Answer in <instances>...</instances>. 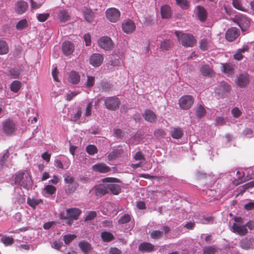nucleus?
Returning <instances> with one entry per match:
<instances>
[{"instance_id": "nucleus-1", "label": "nucleus", "mask_w": 254, "mask_h": 254, "mask_svg": "<svg viewBox=\"0 0 254 254\" xmlns=\"http://www.w3.org/2000/svg\"><path fill=\"white\" fill-rule=\"evenodd\" d=\"M14 184L18 185L24 188L29 189L32 187V181L28 171L19 172L16 174Z\"/></svg>"}, {"instance_id": "nucleus-2", "label": "nucleus", "mask_w": 254, "mask_h": 254, "mask_svg": "<svg viewBox=\"0 0 254 254\" xmlns=\"http://www.w3.org/2000/svg\"><path fill=\"white\" fill-rule=\"evenodd\" d=\"M175 35L178 37L179 42L185 47H192L196 43L195 39L191 34L176 31Z\"/></svg>"}, {"instance_id": "nucleus-3", "label": "nucleus", "mask_w": 254, "mask_h": 254, "mask_svg": "<svg viewBox=\"0 0 254 254\" xmlns=\"http://www.w3.org/2000/svg\"><path fill=\"white\" fill-rule=\"evenodd\" d=\"M81 211L77 208H71L66 210L65 213L61 214L62 219L67 220L66 223L68 225H71L73 220L77 219Z\"/></svg>"}, {"instance_id": "nucleus-4", "label": "nucleus", "mask_w": 254, "mask_h": 254, "mask_svg": "<svg viewBox=\"0 0 254 254\" xmlns=\"http://www.w3.org/2000/svg\"><path fill=\"white\" fill-rule=\"evenodd\" d=\"M234 220L235 222L231 228L232 231L239 235L244 236L246 235L248 233V230L243 222V219L241 217H235Z\"/></svg>"}, {"instance_id": "nucleus-5", "label": "nucleus", "mask_w": 254, "mask_h": 254, "mask_svg": "<svg viewBox=\"0 0 254 254\" xmlns=\"http://www.w3.org/2000/svg\"><path fill=\"white\" fill-rule=\"evenodd\" d=\"M194 102V99L191 95H186L181 97L178 104L182 110H188L191 108Z\"/></svg>"}, {"instance_id": "nucleus-6", "label": "nucleus", "mask_w": 254, "mask_h": 254, "mask_svg": "<svg viewBox=\"0 0 254 254\" xmlns=\"http://www.w3.org/2000/svg\"><path fill=\"white\" fill-rule=\"evenodd\" d=\"M70 165V161L65 156H59L55 158L54 165L59 169L65 170L68 168Z\"/></svg>"}, {"instance_id": "nucleus-7", "label": "nucleus", "mask_w": 254, "mask_h": 254, "mask_svg": "<svg viewBox=\"0 0 254 254\" xmlns=\"http://www.w3.org/2000/svg\"><path fill=\"white\" fill-rule=\"evenodd\" d=\"M104 104L107 109L110 110H115L119 107L120 101L116 97H110L104 99Z\"/></svg>"}, {"instance_id": "nucleus-8", "label": "nucleus", "mask_w": 254, "mask_h": 254, "mask_svg": "<svg viewBox=\"0 0 254 254\" xmlns=\"http://www.w3.org/2000/svg\"><path fill=\"white\" fill-rule=\"evenodd\" d=\"M66 188V191L68 193L74 192L78 187V183L75 181L72 177L67 176L64 179Z\"/></svg>"}, {"instance_id": "nucleus-9", "label": "nucleus", "mask_w": 254, "mask_h": 254, "mask_svg": "<svg viewBox=\"0 0 254 254\" xmlns=\"http://www.w3.org/2000/svg\"><path fill=\"white\" fill-rule=\"evenodd\" d=\"M98 44L102 49L108 51L114 47V43L112 39L108 36H103L99 39Z\"/></svg>"}, {"instance_id": "nucleus-10", "label": "nucleus", "mask_w": 254, "mask_h": 254, "mask_svg": "<svg viewBox=\"0 0 254 254\" xmlns=\"http://www.w3.org/2000/svg\"><path fill=\"white\" fill-rule=\"evenodd\" d=\"M16 129V127L15 123L9 120H6L2 124L3 132L7 135L13 134Z\"/></svg>"}, {"instance_id": "nucleus-11", "label": "nucleus", "mask_w": 254, "mask_h": 254, "mask_svg": "<svg viewBox=\"0 0 254 254\" xmlns=\"http://www.w3.org/2000/svg\"><path fill=\"white\" fill-rule=\"evenodd\" d=\"M120 11L115 8H110L107 9L106 15L107 18L111 22H116L120 17Z\"/></svg>"}, {"instance_id": "nucleus-12", "label": "nucleus", "mask_w": 254, "mask_h": 254, "mask_svg": "<svg viewBox=\"0 0 254 254\" xmlns=\"http://www.w3.org/2000/svg\"><path fill=\"white\" fill-rule=\"evenodd\" d=\"M236 20L242 31H245L249 27L250 20L246 16L242 14L238 15L236 16Z\"/></svg>"}, {"instance_id": "nucleus-13", "label": "nucleus", "mask_w": 254, "mask_h": 254, "mask_svg": "<svg viewBox=\"0 0 254 254\" xmlns=\"http://www.w3.org/2000/svg\"><path fill=\"white\" fill-rule=\"evenodd\" d=\"M123 31L127 34H130L135 29L134 23L130 19L124 20L122 24Z\"/></svg>"}, {"instance_id": "nucleus-14", "label": "nucleus", "mask_w": 254, "mask_h": 254, "mask_svg": "<svg viewBox=\"0 0 254 254\" xmlns=\"http://www.w3.org/2000/svg\"><path fill=\"white\" fill-rule=\"evenodd\" d=\"M103 56L99 53L92 54L90 58V64L95 67L99 66L103 61Z\"/></svg>"}, {"instance_id": "nucleus-15", "label": "nucleus", "mask_w": 254, "mask_h": 254, "mask_svg": "<svg viewBox=\"0 0 254 254\" xmlns=\"http://www.w3.org/2000/svg\"><path fill=\"white\" fill-rule=\"evenodd\" d=\"M57 19L59 22L63 24L70 20V16L67 10L60 9L57 13Z\"/></svg>"}, {"instance_id": "nucleus-16", "label": "nucleus", "mask_w": 254, "mask_h": 254, "mask_svg": "<svg viewBox=\"0 0 254 254\" xmlns=\"http://www.w3.org/2000/svg\"><path fill=\"white\" fill-rule=\"evenodd\" d=\"M239 30L234 27L229 29L226 33V38L229 41H233L239 35Z\"/></svg>"}, {"instance_id": "nucleus-17", "label": "nucleus", "mask_w": 254, "mask_h": 254, "mask_svg": "<svg viewBox=\"0 0 254 254\" xmlns=\"http://www.w3.org/2000/svg\"><path fill=\"white\" fill-rule=\"evenodd\" d=\"M28 7V3L24 0L18 1L15 4V11L20 14L24 13L27 10Z\"/></svg>"}, {"instance_id": "nucleus-18", "label": "nucleus", "mask_w": 254, "mask_h": 254, "mask_svg": "<svg viewBox=\"0 0 254 254\" xmlns=\"http://www.w3.org/2000/svg\"><path fill=\"white\" fill-rule=\"evenodd\" d=\"M74 50L73 44L67 41L63 43L62 45V51L64 55L68 56L71 54Z\"/></svg>"}, {"instance_id": "nucleus-19", "label": "nucleus", "mask_w": 254, "mask_h": 254, "mask_svg": "<svg viewBox=\"0 0 254 254\" xmlns=\"http://www.w3.org/2000/svg\"><path fill=\"white\" fill-rule=\"evenodd\" d=\"M82 111L81 108H78L73 114L70 116V120L73 122H77L81 120L80 122H84L86 119L84 116H82Z\"/></svg>"}, {"instance_id": "nucleus-20", "label": "nucleus", "mask_w": 254, "mask_h": 254, "mask_svg": "<svg viewBox=\"0 0 254 254\" xmlns=\"http://www.w3.org/2000/svg\"><path fill=\"white\" fill-rule=\"evenodd\" d=\"M0 242L5 247L10 246L14 243V240L11 236L2 235L0 234Z\"/></svg>"}, {"instance_id": "nucleus-21", "label": "nucleus", "mask_w": 254, "mask_h": 254, "mask_svg": "<svg viewBox=\"0 0 254 254\" xmlns=\"http://www.w3.org/2000/svg\"><path fill=\"white\" fill-rule=\"evenodd\" d=\"M231 89V87L225 82H222L220 85L215 89V92L221 95H223Z\"/></svg>"}, {"instance_id": "nucleus-22", "label": "nucleus", "mask_w": 254, "mask_h": 254, "mask_svg": "<svg viewBox=\"0 0 254 254\" xmlns=\"http://www.w3.org/2000/svg\"><path fill=\"white\" fill-rule=\"evenodd\" d=\"M80 79L78 73L75 71H71L68 73V81L72 84H77Z\"/></svg>"}, {"instance_id": "nucleus-23", "label": "nucleus", "mask_w": 254, "mask_h": 254, "mask_svg": "<svg viewBox=\"0 0 254 254\" xmlns=\"http://www.w3.org/2000/svg\"><path fill=\"white\" fill-rule=\"evenodd\" d=\"M92 169L96 172L105 173L110 170V167L103 163L97 164L92 166Z\"/></svg>"}, {"instance_id": "nucleus-24", "label": "nucleus", "mask_w": 254, "mask_h": 254, "mask_svg": "<svg viewBox=\"0 0 254 254\" xmlns=\"http://www.w3.org/2000/svg\"><path fill=\"white\" fill-rule=\"evenodd\" d=\"M254 243V238H251L248 239L247 238H245L241 240L240 243V245L242 248L247 250L251 248L252 247Z\"/></svg>"}, {"instance_id": "nucleus-25", "label": "nucleus", "mask_w": 254, "mask_h": 254, "mask_svg": "<svg viewBox=\"0 0 254 254\" xmlns=\"http://www.w3.org/2000/svg\"><path fill=\"white\" fill-rule=\"evenodd\" d=\"M249 81L248 75L247 74H242L238 77L237 83L239 86L244 87L247 85Z\"/></svg>"}, {"instance_id": "nucleus-26", "label": "nucleus", "mask_w": 254, "mask_h": 254, "mask_svg": "<svg viewBox=\"0 0 254 254\" xmlns=\"http://www.w3.org/2000/svg\"><path fill=\"white\" fill-rule=\"evenodd\" d=\"M143 116L146 121L150 123L155 122L157 118L155 114L150 110H146L144 112Z\"/></svg>"}, {"instance_id": "nucleus-27", "label": "nucleus", "mask_w": 254, "mask_h": 254, "mask_svg": "<svg viewBox=\"0 0 254 254\" xmlns=\"http://www.w3.org/2000/svg\"><path fill=\"white\" fill-rule=\"evenodd\" d=\"M161 14L163 18H169L172 15L171 7L168 5H164L161 7Z\"/></svg>"}, {"instance_id": "nucleus-28", "label": "nucleus", "mask_w": 254, "mask_h": 254, "mask_svg": "<svg viewBox=\"0 0 254 254\" xmlns=\"http://www.w3.org/2000/svg\"><path fill=\"white\" fill-rule=\"evenodd\" d=\"M139 250L143 252H151L155 250L154 246L149 243L144 242L139 246Z\"/></svg>"}, {"instance_id": "nucleus-29", "label": "nucleus", "mask_w": 254, "mask_h": 254, "mask_svg": "<svg viewBox=\"0 0 254 254\" xmlns=\"http://www.w3.org/2000/svg\"><path fill=\"white\" fill-rule=\"evenodd\" d=\"M95 194L97 196H102L106 193H109L108 189H107V185H100L95 188Z\"/></svg>"}, {"instance_id": "nucleus-30", "label": "nucleus", "mask_w": 254, "mask_h": 254, "mask_svg": "<svg viewBox=\"0 0 254 254\" xmlns=\"http://www.w3.org/2000/svg\"><path fill=\"white\" fill-rule=\"evenodd\" d=\"M107 189L109 192L110 191L114 195H117L121 192V186L118 184H107Z\"/></svg>"}, {"instance_id": "nucleus-31", "label": "nucleus", "mask_w": 254, "mask_h": 254, "mask_svg": "<svg viewBox=\"0 0 254 254\" xmlns=\"http://www.w3.org/2000/svg\"><path fill=\"white\" fill-rule=\"evenodd\" d=\"M248 49V46L246 45H244L242 48L239 49L233 56L234 59L238 61L242 60L244 57L243 53H245Z\"/></svg>"}, {"instance_id": "nucleus-32", "label": "nucleus", "mask_w": 254, "mask_h": 254, "mask_svg": "<svg viewBox=\"0 0 254 254\" xmlns=\"http://www.w3.org/2000/svg\"><path fill=\"white\" fill-rule=\"evenodd\" d=\"M197 17L198 19L203 22L206 19L207 12L205 8L201 6H198L197 7Z\"/></svg>"}, {"instance_id": "nucleus-33", "label": "nucleus", "mask_w": 254, "mask_h": 254, "mask_svg": "<svg viewBox=\"0 0 254 254\" xmlns=\"http://www.w3.org/2000/svg\"><path fill=\"white\" fill-rule=\"evenodd\" d=\"M222 71L228 76H233L234 75L233 68L229 64H222Z\"/></svg>"}, {"instance_id": "nucleus-34", "label": "nucleus", "mask_w": 254, "mask_h": 254, "mask_svg": "<svg viewBox=\"0 0 254 254\" xmlns=\"http://www.w3.org/2000/svg\"><path fill=\"white\" fill-rule=\"evenodd\" d=\"M27 202L30 206L33 208H35L38 204L42 203L43 201L41 199L29 197L27 198Z\"/></svg>"}, {"instance_id": "nucleus-35", "label": "nucleus", "mask_w": 254, "mask_h": 254, "mask_svg": "<svg viewBox=\"0 0 254 254\" xmlns=\"http://www.w3.org/2000/svg\"><path fill=\"white\" fill-rule=\"evenodd\" d=\"M83 15L85 19L89 22H92L95 17V15L93 12L89 9H85L83 12Z\"/></svg>"}, {"instance_id": "nucleus-36", "label": "nucleus", "mask_w": 254, "mask_h": 254, "mask_svg": "<svg viewBox=\"0 0 254 254\" xmlns=\"http://www.w3.org/2000/svg\"><path fill=\"white\" fill-rule=\"evenodd\" d=\"M57 189L55 187L52 185H46L43 189V192L45 193L46 196H49L55 193Z\"/></svg>"}, {"instance_id": "nucleus-37", "label": "nucleus", "mask_w": 254, "mask_h": 254, "mask_svg": "<svg viewBox=\"0 0 254 254\" xmlns=\"http://www.w3.org/2000/svg\"><path fill=\"white\" fill-rule=\"evenodd\" d=\"M171 136L175 139H179L182 137L183 133L180 128H173L170 130Z\"/></svg>"}, {"instance_id": "nucleus-38", "label": "nucleus", "mask_w": 254, "mask_h": 254, "mask_svg": "<svg viewBox=\"0 0 254 254\" xmlns=\"http://www.w3.org/2000/svg\"><path fill=\"white\" fill-rule=\"evenodd\" d=\"M200 72L204 76H211L213 71V70L208 65H202L200 68Z\"/></svg>"}, {"instance_id": "nucleus-39", "label": "nucleus", "mask_w": 254, "mask_h": 254, "mask_svg": "<svg viewBox=\"0 0 254 254\" xmlns=\"http://www.w3.org/2000/svg\"><path fill=\"white\" fill-rule=\"evenodd\" d=\"M78 245L81 251L84 253H88L91 249L90 245L85 241L80 242Z\"/></svg>"}, {"instance_id": "nucleus-40", "label": "nucleus", "mask_w": 254, "mask_h": 254, "mask_svg": "<svg viewBox=\"0 0 254 254\" xmlns=\"http://www.w3.org/2000/svg\"><path fill=\"white\" fill-rule=\"evenodd\" d=\"M22 70L20 68H14L11 69L10 71V74L13 78H19L21 75Z\"/></svg>"}, {"instance_id": "nucleus-41", "label": "nucleus", "mask_w": 254, "mask_h": 254, "mask_svg": "<svg viewBox=\"0 0 254 254\" xmlns=\"http://www.w3.org/2000/svg\"><path fill=\"white\" fill-rule=\"evenodd\" d=\"M131 220V216L128 214H124L118 220V224L123 225L127 224Z\"/></svg>"}, {"instance_id": "nucleus-42", "label": "nucleus", "mask_w": 254, "mask_h": 254, "mask_svg": "<svg viewBox=\"0 0 254 254\" xmlns=\"http://www.w3.org/2000/svg\"><path fill=\"white\" fill-rule=\"evenodd\" d=\"M149 234L152 239H158L161 238L163 235V232L159 230H151Z\"/></svg>"}, {"instance_id": "nucleus-43", "label": "nucleus", "mask_w": 254, "mask_h": 254, "mask_svg": "<svg viewBox=\"0 0 254 254\" xmlns=\"http://www.w3.org/2000/svg\"><path fill=\"white\" fill-rule=\"evenodd\" d=\"M206 112L205 108L202 105H199L196 108L195 110V116L198 118H201L203 116H204Z\"/></svg>"}, {"instance_id": "nucleus-44", "label": "nucleus", "mask_w": 254, "mask_h": 254, "mask_svg": "<svg viewBox=\"0 0 254 254\" xmlns=\"http://www.w3.org/2000/svg\"><path fill=\"white\" fill-rule=\"evenodd\" d=\"M21 82L18 80L13 81L10 84V89L14 92H17L21 87Z\"/></svg>"}, {"instance_id": "nucleus-45", "label": "nucleus", "mask_w": 254, "mask_h": 254, "mask_svg": "<svg viewBox=\"0 0 254 254\" xmlns=\"http://www.w3.org/2000/svg\"><path fill=\"white\" fill-rule=\"evenodd\" d=\"M8 52V47L5 41H0V55L6 54Z\"/></svg>"}, {"instance_id": "nucleus-46", "label": "nucleus", "mask_w": 254, "mask_h": 254, "mask_svg": "<svg viewBox=\"0 0 254 254\" xmlns=\"http://www.w3.org/2000/svg\"><path fill=\"white\" fill-rule=\"evenodd\" d=\"M232 3L234 7L237 9L243 11L247 10V8L242 4L241 0H233Z\"/></svg>"}, {"instance_id": "nucleus-47", "label": "nucleus", "mask_w": 254, "mask_h": 254, "mask_svg": "<svg viewBox=\"0 0 254 254\" xmlns=\"http://www.w3.org/2000/svg\"><path fill=\"white\" fill-rule=\"evenodd\" d=\"M92 104L91 102H88L86 108L85 109H83V116L85 117H89L92 114Z\"/></svg>"}, {"instance_id": "nucleus-48", "label": "nucleus", "mask_w": 254, "mask_h": 254, "mask_svg": "<svg viewBox=\"0 0 254 254\" xmlns=\"http://www.w3.org/2000/svg\"><path fill=\"white\" fill-rule=\"evenodd\" d=\"M102 240L105 242H110L114 239L113 235L110 232H103L101 233Z\"/></svg>"}, {"instance_id": "nucleus-49", "label": "nucleus", "mask_w": 254, "mask_h": 254, "mask_svg": "<svg viewBox=\"0 0 254 254\" xmlns=\"http://www.w3.org/2000/svg\"><path fill=\"white\" fill-rule=\"evenodd\" d=\"M95 83V77L92 76H87V80L84 83V86L87 88L92 87Z\"/></svg>"}, {"instance_id": "nucleus-50", "label": "nucleus", "mask_w": 254, "mask_h": 254, "mask_svg": "<svg viewBox=\"0 0 254 254\" xmlns=\"http://www.w3.org/2000/svg\"><path fill=\"white\" fill-rule=\"evenodd\" d=\"M210 45V41L203 39L200 41V48L203 51L207 50Z\"/></svg>"}, {"instance_id": "nucleus-51", "label": "nucleus", "mask_w": 254, "mask_h": 254, "mask_svg": "<svg viewBox=\"0 0 254 254\" xmlns=\"http://www.w3.org/2000/svg\"><path fill=\"white\" fill-rule=\"evenodd\" d=\"M172 45V43L170 40H166L161 42L160 47L162 50H168Z\"/></svg>"}, {"instance_id": "nucleus-52", "label": "nucleus", "mask_w": 254, "mask_h": 254, "mask_svg": "<svg viewBox=\"0 0 254 254\" xmlns=\"http://www.w3.org/2000/svg\"><path fill=\"white\" fill-rule=\"evenodd\" d=\"M122 150L119 149L114 150L113 151L111 152L108 155V159L109 160H113L116 157H118L119 155L121 154Z\"/></svg>"}, {"instance_id": "nucleus-53", "label": "nucleus", "mask_w": 254, "mask_h": 254, "mask_svg": "<svg viewBox=\"0 0 254 254\" xmlns=\"http://www.w3.org/2000/svg\"><path fill=\"white\" fill-rule=\"evenodd\" d=\"M86 150L90 155H94L97 152V147L94 145H89L86 147Z\"/></svg>"}, {"instance_id": "nucleus-54", "label": "nucleus", "mask_w": 254, "mask_h": 254, "mask_svg": "<svg viewBox=\"0 0 254 254\" xmlns=\"http://www.w3.org/2000/svg\"><path fill=\"white\" fill-rule=\"evenodd\" d=\"M177 4L184 9H187L189 7V2L188 0H176Z\"/></svg>"}, {"instance_id": "nucleus-55", "label": "nucleus", "mask_w": 254, "mask_h": 254, "mask_svg": "<svg viewBox=\"0 0 254 254\" xmlns=\"http://www.w3.org/2000/svg\"><path fill=\"white\" fill-rule=\"evenodd\" d=\"M76 236L73 234H67L64 236L63 240L66 244H69L74 238Z\"/></svg>"}, {"instance_id": "nucleus-56", "label": "nucleus", "mask_w": 254, "mask_h": 254, "mask_svg": "<svg viewBox=\"0 0 254 254\" xmlns=\"http://www.w3.org/2000/svg\"><path fill=\"white\" fill-rule=\"evenodd\" d=\"M216 249L214 247H208L203 249V254H215Z\"/></svg>"}, {"instance_id": "nucleus-57", "label": "nucleus", "mask_w": 254, "mask_h": 254, "mask_svg": "<svg viewBox=\"0 0 254 254\" xmlns=\"http://www.w3.org/2000/svg\"><path fill=\"white\" fill-rule=\"evenodd\" d=\"M50 15L48 13H41L38 14L37 17L38 20L40 22L45 21L49 17Z\"/></svg>"}, {"instance_id": "nucleus-58", "label": "nucleus", "mask_w": 254, "mask_h": 254, "mask_svg": "<svg viewBox=\"0 0 254 254\" xmlns=\"http://www.w3.org/2000/svg\"><path fill=\"white\" fill-rule=\"evenodd\" d=\"M27 26V21L26 19H23L19 21L16 24L17 29H23Z\"/></svg>"}, {"instance_id": "nucleus-59", "label": "nucleus", "mask_w": 254, "mask_h": 254, "mask_svg": "<svg viewBox=\"0 0 254 254\" xmlns=\"http://www.w3.org/2000/svg\"><path fill=\"white\" fill-rule=\"evenodd\" d=\"M103 183H119L120 180L115 178L108 177L102 179Z\"/></svg>"}, {"instance_id": "nucleus-60", "label": "nucleus", "mask_w": 254, "mask_h": 254, "mask_svg": "<svg viewBox=\"0 0 254 254\" xmlns=\"http://www.w3.org/2000/svg\"><path fill=\"white\" fill-rule=\"evenodd\" d=\"M62 242L59 241H55L51 244V246L53 248L59 250L62 247Z\"/></svg>"}, {"instance_id": "nucleus-61", "label": "nucleus", "mask_w": 254, "mask_h": 254, "mask_svg": "<svg viewBox=\"0 0 254 254\" xmlns=\"http://www.w3.org/2000/svg\"><path fill=\"white\" fill-rule=\"evenodd\" d=\"M231 113L235 118H238L241 115V112L237 107H235L231 111Z\"/></svg>"}, {"instance_id": "nucleus-62", "label": "nucleus", "mask_w": 254, "mask_h": 254, "mask_svg": "<svg viewBox=\"0 0 254 254\" xmlns=\"http://www.w3.org/2000/svg\"><path fill=\"white\" fill-rule=\"evenodd\" d=\"M154 135L157 137H164L166 135L165 131L162 129H158L155 131Z\"/></svg>"}, {"instance_id": "nucleus-63", "label": "nucleus", "mask_w": 254, "mask_h": 254, "mask_svg": "<svg viewBox=\"0 0 254 254\" xmlns=\"http://www.w3.org/2000/svg\"><path fill=\"white\" fill-rule=\"evenodd\" d=\"M30 2H31V7L33 9H37V8H39L42 5V4L43 3V2H40V1L36 2V1H34L33 0H30Z\"/></svg>"}, {"instance_id": "nucleus-64", "label": "nucleus", "mask_w": 254, "mask_h": 254, "mask_svg": "<svg viewBox=\"0 0 254 254\" xmlns=\"http://www.w3.org/2000/svg\"><path fill=\"white\" fill-rule=\"evenodd\" d=\"M9 155V153L8 151L5 150L3 155L1 158L0 163L1 165H3L4 164V161L7 160Z\"/></svg>"}]
</instances>
